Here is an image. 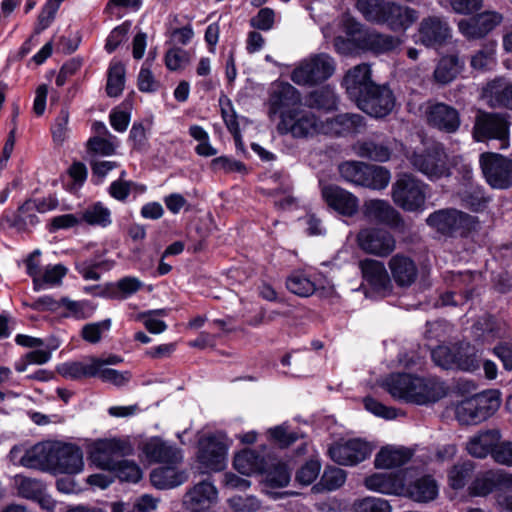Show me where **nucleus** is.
Segmentation results:
<instances>
[{"mask_svg":"<svg viewBox=\"0 0 512 512\" xmlns=\"http://www.w3.org/2000/svg\"><path fill=\"white\" fill-rule=\"evenodd\" d=\"M322 196L329 207L344 216H352L358 210L357 197L339 186H324Z\"/></svg>","mask_w":512,"mask_h":512,"instance_id":"nucleus-26","label":"nucleus"},{"mask_svg":"<svg viewBox=\"0 0 512 512\" xmlns=\"http://www.w3.org/2000/svg\"><path fill=\"white\" fill-rule=\"evenodd\" d=\"M501 435L496 429L487 430L472 437L467 443V451L476 458H485L500 444Z\"/></svg>","mask_w":512,"mask_h":512,"instance_id":"nucleus-30","label":"nucleus"},{"mask_svg":"<svg viewBox=\"0 0 512 512\" xmlns=\"http://www.w3.org/2000/svg\"><path fill=\"white\" fill-rule=\"evenodd\" d=\"M131 450L132 448L128 442L123 440H99L91 448L90 460L100 469L113 471L120 458L129 454Z\"/></svg>","mask_w":512,"mask_h":512,"instance_id":"nucleus-13","label":"nucleus"},{"mask_svg":"<svg viewBox=\"0 0 512 512\" xmlns=\"http://www.w3.org/2000/svg\"><path fill=\"white\" fill-rule=\"evenodd\" d=\"M495 54V44H486L471 56L470 65L475 70H488L495 64Z\"/></svg>","mask_w":512,"mask_h":512,"instance_id":"nucleus-49","label":"nucleus"},{"mask_svg":"<svg viewBox=\"0 0 512 512\" xmlns=\"http://www.w3.org/2000/svg\"><path fill=\"white\" fill-rule=\"evenodd\" d=\"M362 178V187L372 190H383L388 186L391 174L389 170L382 166L366 164Z\"/></svg>","mask_w":512,"mask_h":512,"instance_id":"nucleus-41","label":"nucleus"},{"mask_svg":"<svg viewBox=\"0 0 512 512\" xmlns=\"http://www.w3.org/2000/svg\"><path fill=\"white\" fill-rule=\"evenodd\" d=\"M480 166L486 182L493 189L512 186V160L497 153L487 152L480 156Z\"/></svg>","mask_w":512,"mask_h":512,"instance_id":"nucleus-10","label":"nucleus"},{"mask_svg":"<svg viewBox=\"0 0 512 512\" xmlns=\"http://www.w3.org/2000/svg\"><path fill=\"white\" fill-rule=\"evenodd\" d=\"M8 227L15 229L17 232H24L27 230L28 225L32 223V202L30 199L18 207V209L11 215H6L3 218Z\"/></svg>","mask_w":512,"mask_h":512,"instance_id":"nucleus-46","label":"nucleus"},{"mask_svg":"<svg viewBox=\"0 0 512 512\" xmlns=\"http://www.w3.org/2000/svg\"><path fill=\"white\" fill-rule=\"evenodd\" d=\"M500 403L498 391H483L462 400L456 406V418L462 424H478L493 415Z\"/></svg>","mask_w":512,"mask_h":512,"instance_id":"nucleus-5","label":"nucleus"},{"mask_svg":"<svg viewBox=\"0 0 512 512\" xmlns=\"http://www.w3.org/2000/svg\"><path fill=\"white\" fill-rule=\"evenodd\" d=\"M354 150L358 156L376 162H386L392 154V149L387 142L376 139L358 142Z\"/></svg>","mask_w":512,"mask_h":512,"instance_id":"nucleus-33","label":"nucleus"},{"mask_svg":"<svg viewBox=\"0 0 512 512\" xmlns=\"http://www.w3.org/2000/svg\"><path fill=\"white\" fill-rule=\"evenodd\" d=\"M412 457V451L404 447H384L375 457V466L391 469L406 464Z\"/></svg>","mask_w":512,"mask_h":512,"instance_id":"nucleus-35","label":"nucleus"},{"mask_svg":"<svg viewBox=\"0 0 512 512\" xmlns=\"http://www.w3.org/2000/svg\"><path fill=\"white\" fill-rule=\"evenodd\" d=\"M406 492L414 501L426 503L437 497L438 485L432 476L425 475L410 483Z\"/></svg>","mask_w":512,"mask_h":512,"instance_id":"nucleus-36","label":"nucleus"},{"mask_svg":"<svg viewBox=\"0 0 512 512\" xmlns=\"http://www.w3.org/2000/svg\"><path fill=\"white\" fill-rule=\"evenodd\" d=\"M363 214L370 220L403 231L405 222L401 214L386 200L371 199L365 201Z\"/></svg>","mask_w":512,"mask_h":512,"instance_id":"nucleus-19","label":"nucleus"},{"mask_svg":"<svg viewBox=\"0 0 512 512\" xmlns=\"http://www.w3.org/2000/svg\"><path fill=\"white\" fill-rule=\"evenodd\" d=\"M286 287L290 292L300 297H308L316 289L314 282L302 272L292 273L286 281Z\"/></svg>","mask_w":512,"mask_h":512,"instance_id":"nucleus-48","label":"nucleus"},{"mask_svg":"<svg viewBox=\"0 0 512 512\" xmlns=\"http://www.w3.org/2000/svg\"><path fill=\"white\" fill-rule=\"evenodd\" d=\"M355 103L366 114L382 118L393 110L395 97L386 85L375 84Z\"/></svg>","mask_w":512,"mask_h":512,"instance_id":"nucleus-14","label":"nucleus"},{"mask_svg":"<svg viewBox=\"0 0 512 512\" xmlns=\"http://www.w3.org/2000/svg\"><path fill=\"white\" fill-rule=\"evenodd\" d=\"M504 476L501 470H489L477 476L469 486L472 496H486L494 490L503 487Z\"/></svg>","mask_w":512,"mask_h":512,"instance_id":"nucleus-34","label":"nucleus"},{"mask_svg":"<svg viewBox=\"0 0 512 512\" xmlns=\"http://www.w3.org/2000/svg\"><path fill=\"white\" fill-rule=\"evenodd\" d=\"M385 390L395 399L418 405L435 403L447 394L444 382L436 377H417L392 373L383 382Z\"/></svg>","mask_w":512,"mask_h":512,"instance_id":"nucleus-1","label":"nucleus"},{"mask_svg":"<svg viewBox=\"0 0 512 512\" xmlns=\"http://www.w3.org/2000/svg\"><path fill=\"white\" fill-rule=\"evenodd\" d=\"M346 480V472L337 467H328L324 470L320 484L327 491H334L340 488Z\"/></svg>","mask_w":512,"mask_h":512,"instance_id":"nucleus-53","label":"nucleus"},{"mask_svg":"<svg viewBox=\"0 0 512 512\" xmlns=\"http://www.w3.org/2000/svg\"><path fill=\"white\" fill-rule=\"evenodd\" d=\"M392 279L400 288L411 287L418 278V267L414 259L404 253L393 255L388 261Z\"/></svg>","mask_w":512,"mask_h":512,"instance_id":"nucleus-25","label":"nucleus"},{"mask_svg":"<svg viewBox=\"0 0 512 512\" xmlns=\"http://www.w3.org/2000/svg\"><path fill=\"white\" fill-rule=\"evenodd\" d=\"M503 20L500 13L485 11L458 22V30L467 40L484 38L495 29Z\"/></svg>","mask_w":512,"mask_h":512,"instance_id":"nucleus-18","label":"nucleus"},{"mask_svg":"<svg viewBox=\"0 0 512 512\" xmlns=\"http://www.w3.org/2000/svg\"><path fill=\"white\" fill-rule=\"evenodd\" d=\"M359 267L363 279L374 291L383 295L391 293L393 285L383 262L367 258L359 262Z\"/></svg>","mask_w":512,"mask_h":512,"instance_id":"nucleus-24","label":"nucleus"},{"mask_svg":"<svg viewBox=\"0 0 512 512\" xmlns=\"http://www.w3.org/2000/svg\"><path fill=\"white\" fill-rule=\"evenodd\" d=\"M229 506L236 512H256L260 509V501L252 495L233 496L228 500Z\"/></svg>","mask_w":512,"mask_h":512,"instance_id":"nucleus-57","label":"nucleus"},{"mask_svg":"<svg viewBox=\"0 0 512 512\" xmlns=\"http://www.w3.org/2000/svg\"><path fill=\"white\" fill-rule=\"evenodd\" d=\"M270 437L280 446L288 447L293 444L297 439L298 435L295 432L288 430L287 426L279 425L269 430Z\"/></svg>","mask_w":512,"mask_h":512,"instance_id":"nucleus-64","label":"nucleus"},{"mask_svg":"<svg viewBox=\"0 0 512 512\" xmlns=\"http://www.w3.org/2000/svg\"><path fill=\"white\" fill-rule=\"evenodd\" d=\"M338 97L330 86H323L305 96V107L330 112L337 109Z\"/></svg>","mask_w":512,"mask_h":512,"instance_id":"nucleus-32","label":"nucleus"},{"mask_svg":"<svg viewBox=\"0 0 512 512\" xmlns=\"http://www.w3.org/2000/svg\"><path fill=\"white\" fill-rule=\"evenodd\" d=\"M460 200L463 207L479 213L487 208L491 198L486 195L484 188L472 186L460 193Z\"/></svg>","mask_w":512,"mask_h":512,"instance_id":"nucleus-44","label":"nucleus"},{"mask_svg":"<svg viewBox=\"0 0 512 512\" xmlns=\"http://www.w3.org/2000/svg\"><path fill=\"white\" fill-rule=\"evenodd\" d=\"M364 485L368 490L381 494L401 495L406 483L402 472L374 473L365 478Z\"/></svg>","mask_w":512,"mask_h":512,"instance_id":"nucleus-27","label":"nucleus"},{"mask_svg":"<svg viewBox=\"0 0 512 512\" xmlns=\"http://www.w3.org/2000/svg\"><path fill=\"white\" fill-rule=\"evenodd\" d=\"M217 499V488L209 480H203L186 492L183 503L188 512H208Z\"/></svg>","mask_w":512,"mask_h":512,"instance_id":"nucleus-21","label":"nucleus"},{"mask_svg":"<svg viewBox=\"0 0 512 512\" xmlns=\"http://www.w3.org/2000/svg\"><path fill=\"white\" fill-rule=\"evenodd\" d=\"M112 472L121 482L136 483L142 477L140 467L135 462L124 459L118 462Z\"/></svg>","mask_w":512,"mask_h":512,"instance_id":"nucleus-51","label":"nucleus"},{"mask_svg":"<svg viewBox=\"0 0 512 512\" xmlns=\"http://www.w3.org/2000/svg\"><path fill=\"white\" fill-rule=\"evenodd\" d=\"M143 286V283L136 277H123L117 281L116 286L110 291V297L116 300H124L135 294Z\"/></svg>","mask_w":512,"mask_h":512,"instance_id":"nucleus-50","label":"nucleus"},{"mask_svg":"<svg viewBox=\"0 0 512 512\" xmlns=\"http://www.w3.org/2000/svg\"><path fill=\"white\" fill-rule=\"evenodd\" d=\"M11 462L16 466L32 467V447L30 445H16L9 454Z\"/></svg>","mask_w":512,"mask_h":512,"instance_id":"nucleus-61","label":"nucleus"},{"mask_svg":"<svg viewBox=\"0 0 512 512\" xmlns=\"http://www.w3.org/2000/svg\"><path fill=\"white\" fill-rule=\"evenodd\" d=\"M399 43L400 41L397 37L378 32L367 33L364 38L366 48L377 54L392 51Z\"/></svg>","mask_w":512,"mask_h":512,"instance_id":"nucleus-45","label":"nucleus"},{"mask_svg":"<svg viewBox=\"0 0 512 512\" xmlns=\"http://www.w3.org/2000/svg\"><path fill=\"white\" fill-rule=\"evenodd\" d=\"M371 74L370 65L366 63L358 64L346 72L342 85L351 100L356 102L376 84L372 80Z\"/></svg>","mask_w":512,"mask_h":512,"instance_id":"nucleus-22","label":"nucleus"},{"mask_svg":"<svg viewBox=\"0 0 512 512\" xmlns=\"http://www.w3.org/2000/svg\"><path fill=\"white\" fill-rule=\"evenodd\" d=\"M418 36L426 47L441 46L451 37V28L444 17L430 15L419 23Z\"/></svg>","mask_w":512,"mask_h":512,"instance_id":"nucleus-20","label":"nucleus"},{"mask_svg":"<svg viewBox=\"0 0 512 512\" xmlns=\"http://www.w3.org/2000/svg\"><path fill=\"white\" fill-rule=\"evenodd\" d=\"M334 59L319 53L304 59L292 71L291 80L300 86H314L328 80L335 72Z\"/></svg>","mask_w":512,"mask_h":512,"instance_id":"nucleus-7","label":"nucleus"},{"mask_svg":"<svg viewBox=\"0 0 512 512\" xmlns=\"http://www.w3.org/2000/svg\"><path fill=\"white\" fill-rule=\"evenodd\" d=\"M233 466L239 473L251 475L263 472L266 468V463L258 452L251 449H244L236 454Z\"/></svg>","mask_w":512,"mask_h":512,"instance_id":"nucleus-37","label":"nucleus"},{"mask_svg":"<svg viewBox=\"0 0 512 512\" xmlns=\"http://www.w3.org/2000/svg\"><path fill=\"white\" fill-rule=\"evenodd\" d=\"M290 472L284 463L273 465L266 475V481L273 488L285 487L290 481Z\"/></svg>","mask_w":512,"mask_h":512,"instance_id":"nucleus-54","label":"nucleus"},{"mask_svg":"<svg viewBox=\"0 0 512 512\" xmlns=\"http://www.w3.org/2000/svg\"><path fill=\"white\" fill-rule=\"evenodd\" d=\"M429 186L412 174H402L392 184L393 202L408 212H422L425 209Z\"/></svg>","mask_w":512,"mask_h":512,"instance_id":"nucleus-4","label":"nucleus"},{"mask_svg":"<svg viewBox=\"0 0 512 512\" xmlns=\"http://www.w3.org/2000/svg\"><path fill=\"white\" fill-rule=\"evenodd\" d=\"M275 12L273 9L265 7L261 8L257 15L251 18L250 25L253 28L268 31L274 25Z\"/></svg>","mask_w":512,"mask_h":512,"instance_id":"nucleus-63","label":"nucleus"},{"mask_svg":"<svg viewBox=\"0 0 512 512\" xmlns=\"http://www.w3.org/2000/svg\"><path fill=\"white\" fill-rule=\"evenodd\" d=\"M78 474L84 468L81 448L71 443L42 442L34 445V469Z\"/></svg>","mask_w":512,"mask_h":512,"instance_id":"nucleus-2","label":"nucleus"},{"mask_svg":"<svg viewBox=\"0 0 512 512\" xmlns=\"http://www.w3.org/2000/svg\"><path fill=\"white\" fill-rule=\"evenodd\" d=\"M301 105L300 92L287 82L275 84L268 99V115L273 119L285 109H291Z\"/></svg>","mask_w":512,"mask_h":512,"instance_id":"nucleus-23","label":"nucleus"},{"mask_svg":"<svg viewBox=\"0 0 512 512\" xmlns=\"http://www.w3.org/2000/svg\"><path fill=\"white\" fill-rule=\"evenodd\" d=\"M97 362L92 364L90 359L89 363L84 362H67L57 367L58 373L68 379L78 380L83 377H95L97 375Z\"/></svg>","mask_w":512,"mask_h":512,"instance_id":"nucleus-43","label":"nucleus"},{"mask_svg":"<svg viewBox=\"0 0 512 512\" xmlns=\"http://www.w3.org/2000/svg\"><path fill=\"white\" fill-rule=\"evenodd\" d=\"M276 128L280 135L307 140L325 132V123L315 112L299 105L283 110Z\"/></svg>","mask_w":512,"mask_h":512,"instance_id":"nucleus-3","label":"nucleus"},{"mask_svg":"<svg viewBox=\"0 0 512 512\" xmlns=\"http://www.w3.org/2000/svg\"><path fill=\"white\" fill-rule=\"evenodd\" d=\"M372 447L366 441L361 439H350L343 442H337L328 449L331 459L344 466H353L370 456Z\"/></svg>","mask_w":512,"mask_h":512,"instance_id":"nucleus-16","label":"nucleus"},{"mask_svg":"<svg viewBox=\"0 0 512 512\" xmlns=\"http://www.w3.org/2000/svg\"><path fill=\"white\" fill-rule=\"evenodd\" d=\"M464 67V62L457 55L442 57L433 73L435 82L446 85L452 82Z\"/></svg>","mask_w":512,"mask_h":512,"instance_id":"nucleus-38","label":"nucleus"},{"mask_svg":"<svg viewBox=\"0 0 512 512\" xmlns=\"http://www.w3.org/2000/svg\"><path fill=\"white\" fill-rule=\"evenodd\" d=\"M365 165L366 163L360 161H347L339 165V172L347 182L361 186Z\"/></svg>","mask_w":512,"mask_h":512,"instance_id":"nucleus-52","label":"nucleus"},{"mask_svg":"<svg viewBox=\"0 0 512 512\" xmlns=\"http://www.w3.org/2000/svg\"><path fill=\"white\" fill-rule=\"evenodd\" d=\"M110 326V319L86 324L82 328V337L89 343H98L101 340L102 333L109 330Z\"/></svg>","mask_w":512,"mask_h":512,"instance_id":"nucleus-58","label":"nucleus"},{"mask_svg":"<svg viewBox=\"0 0 512 512\" xmlns=\"http://www.w3.org/2000/svg\"><path fill=\"white\" fill-rule=\"evenodd\" d=\"M474 463L470 460L459 461L448 471V484L454 490H460L471 480L474 473Z\"/></svg>","mask_w":512,"mask_h":512,"instance_id":"nucleus-42","label":"nucleus"},{"mask_svg":"<svg viewBox=\"0 0 512 512\" xmlns=\"http://www.w3.org/2000/svg\"><path fill=\"white\" fill-rule=\"evenodd\" d=\"M189 60L188 52L181 48H172L165 55V65L171 71L181 69Z\"/></svg>","mask_w":512,"mask_h":512,"instance_id":"nucleus-62","label":"nucleus"},{"mask_svg":"<svg viewBox=\"0 0 512 512\" xmlns=\"http://www.w3.org/2000/svg\"><path fill=\"white\" fill-rule=\"evenodd\" d=\"M324 123V133L345 135L359 132L364 126V118L359 114L345 113L327 119Z\"/></svg>","mask_w":512,"mask_h":512,"instance_id":"nucleus-29","label":"nucleus"},{"mask_svg":"<svg viewBox=\"0 0 512 512\" xmlns=\"http://www.w3.org/2000/svg\"><path fill=\"white\" fill-rule=\"evenodd\" d=\"M125 84V67L121 62L111 63L108 69L106 92L110 97H118Z\"/></svg>","mask_w":512,"mask_h":512,"instance_id":"nucleus-47","label":"nucleus"},{"mask_svg":"<svg viewBox=\"0 0 512 512\" xmlns=\"http://www.w3.org/2000/svg\"><path fill=\"white\" fill-rule=\"evenodd\" d=\"M424 117L428 126L446 134L456 133L461 125L459 111L444 102L428 101Z\"/></svg>","mask_w":512,"mask_h":512,"instance_id":"nucleus-12","label":"nucleus"},{"mask_svg":"<svg viewBox=\"0 0 512 512\" xmlns=\"http://www.w3.org/2000/svg\"><path fill=\"white\" fill-rule=\"evenodd\" d=\"M150 480L157 489H171L183 484L187 480V475L168 464L166 467L154 469L150 474Z\"/></svg>","mask_w":512,"mask_h":512,"instance_id":"nucleus-31","label":"nucleus"},{"mask_svg":"<svg viewBox=\"0 0 512 512\" xmlns=\"http://www.w3.org/2000/svg\"><path fill=\"white\" fill-rule=\"evenodd\" d=\"M426 223L444 235L452 236L456 233L468 235L480 228L477 216H472L455 208L440 209L431 213Z\"/></svg>","mask_w":512,"mask_h":512,"instance_id":"nucleus-6","label":"nucleus"},{"mask_svg":"<svg viewBox=\"0 0 512 512\" xmlns=\"http://www.w3.org/2000/svg\"><path fill=\"white\" fill-rule=\"evenodd\" d=\"M143 452L151 462L175 465L182 460L181 451L160 438H152L146 442Z\"/></svg>","mask_w":512,"mask_h":512,"instance_id":"nucleus-28","label":"nucleus"},{"mask_svg":"<svg viewBox=\"0 0 512 512\" xmlns=\"http://www.w3.org/2000/svg\"><path fill=\"white\" fill-rule=\"evenodd\" d=\"M419 13L416 9L389 1L382 4V11L378 16L377 23L387 25L392 31H406L418 19Z\"/></svg>","mask_w":512,"mask_h":512,"instance_id":"nucleus-17","label":"nucleus"},{"mask_svg":"<svg viewBox=\"0 0 512 512\" xmlns=\"http://www.w3.org/2000/svg\"><path fill=\"white\" fill-rule=\"evenodd\" d=\"M130 27L131 23L129 21H125L110 32L105 44V49L108 53L115 51L117 47L126 39Z\"/></svg>","mask_w":512,"mask_h":512,"instance_id":"nucleus-60","label":"nucleus"},{"mask_svg":"<svg viewBox=\"0 0 512 512\" xmlns=\"http://www.w3.org/2000/svg\"><path fill=\"white\" fill-rule=\"evenodd\" d=\"M454 369L472 372L479 368V359L474 346L467 342L455 345Z\"/></svg>","mask_w":512,"mask_h":512,"instance_id":"nucleus-39","label":"nucleus"},{"mask_svg":"<svg viewBox=\"0 0 512 512\" xmlns=\"http://www.w3.org/2000/svg\"><path fill=\"white\" fill-rule=\"evenodd\" d=\"M434 363L444 369H454L455 345L452 347L438 346L431 352Z\"/></svg>","mask_w":512,"mask_h":512,"instance_id":"nucleus-56","label":"nucleus"},{"mask_svg":"<svg viewBox=\"0 0 512 512\" xmlns=\"http://www.w3.org/2000/svg\"><path fill=\"white\" fill-rule=\"evenodd\" d=\"M355 512H391L389 502L382 498L367 497L355 504Z\"/></svg>","mask_w":512,"mask_h":512,"instance_id":"nucleus-59","label":"nucleus"},{"mask_svg":"<svg viewBox=\"0 0 512 512\" xmlns=\"http://www.w3.org/2000/svg\"><path fill=\"white\" fill-rule=\"evenodd\" d=\"M81 222L89 226L106 228L112 223L111 211L101 202L93 203L80 212Z\"/></svg>","mask_w":512,"mask_h":512,"instance_id":"nucleus-40","label":"nucleus"},{"mask_svg":"<svg viewBox=\"0 0 512 512\" xmlns=\"http://www.w3.org/2000/svg\"><path fill=\"white\" fill-rule=\"evenodd\" d=\"M198 461L208 471L218 472L226 467L227 445L224 436L211 435L199 443Z\"/></svg>","mask_w":512,"mask_h":512,"instance_id":"nucleus-15","label":"nucleus"},{"mask_svg":"<svg viewBox=\"0 0 512 512\" xmlns=\"http://www.w3.org/2000/svg\"><path fill=\"white\" fill-rule=\"evenodd\" d=\"M59 347V342L52 338L47 344L34 337V364H44L51 358V352Z\"/></svg>","mask_w":512,"mask_h":512,"instance_id":"nucleus-55","label":"nucleus"},{"mask_svg":"<svg viewBox=\"0 0 512 512\" xmlns=\"http://www.w3.org/2000/svg\"><path fill=\"white\" fill-rule=\"evenodd\" d=\"M510 124L505 114L478 111L472 128L473 139L477 142L495 139L505 149L509 145Z\"/></svg>","mask_w":512,"mask_h":512,"instance_id":"nucleus-8","label":"nucleus"},{"mask_svg":"<svg viewBox=\"0 0 512 512\" xmlns=\"http://www.w3.org/2000/svg\"><path fill=\"white\" fill-rule=\"evenodd\" d=\"M357 244L366 254L377 257H388L396 249L394 235L385 228L367 227L357 234Z\"/></svg>","mask_w":512,"mask_h":512,"instance_id":"nucleus-11","label":"nucleus"},{"mask_svg":"<svg viewBox=\"0 0 512 512\" xmlns=\"http://www.w3.org/2000/svg\"><path fill=\"white\" fill-rule=\"evenodd\" d=\"M411 166L430 180H437L450 175L448 157L440 146H433L423 151H414L408 156Z\"/></svg>","mask_w":512,"mask_h":512,"instance_id":"nucleus-9","label":"nucleus"}]
</instances>
